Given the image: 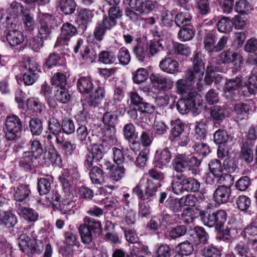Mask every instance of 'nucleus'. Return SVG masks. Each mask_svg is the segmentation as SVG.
Here are the masks:
<instances>
[{"mask_svg":"<svg viewBox=\"0 0 257 257\" xmlns=\"http://www.w3.org/2000/svg\"><path fill=\"white\" fill-rule=\"evenodd\" d=\"M171 154L168 149H164L161 152L157 151L155 157L156 166L160 167L166 166L170 162Z\"/></svg>","mask_w":257,"mask_h":257,"instance_id":"nucleus-28","label":"nucleus"},{"mask_svg":"<svg viewBox=\"0 0 257 257\" xmlns=\"http://www.w3.org/2000/svg\"><path fill=\"white\" fill-rule=\"evenodd\" d=\"M244 236L248 244L254 245L257 242V226L250 224L245 228Z\"/></svg>","mask_w":257,"mask_h":257,"instance_id":"nucleus-35","label":"nucleus"},{"mask_svg":"<svg viewBox=\"0 0 257 257\" xmlns=\"http://www.w3.org/2000/svg\"><path fill=\"white\" fill-rule=\"evenodd\" d=\"M27 106L28 109L38 113L41 112L45 109V105L38 98H29L27 101Z\"/></svg>","mask_w":257,"mask_h":257,"instance_id":"nucleus-42","label":"nucleus"},{"mask_svg":"<svg viewBox=\"0 0 257 257\" xmlns=\"http://www.w3.org/2000/svg\"><path fill=\"white\" fill-rule=\"evenodd\" d=\"M76 32V28L72 24L69 23L64 24L61 28V33L57 38L55 47L67 45L69 39L75 35Z\"/></svg>","mask_w":257,"mask_h":257,"instance_id":"nucleus-12","label":"nucleus"},{"mask_svg":"<svg viewBox=\"0 0 257 257\" xmlns=\"http://www.w3.org/2000/svg\"><path fill=\"white\" fill-rule=\"evenodd\" d=\"M196 80L194 73L191 70L186 71L185 73V77L178 79L175 84L176 92L181 95L187 94V96H191L192 92L197 94L193 85Z\"/></svg>","mask_w":257,"mask_h":257,"instance_id":"nucleus-3","label":"nucleus"},{"mask_svg":"<svg viewBox=\"0 0 257 257\" xmlns=\"http://www.w3.org/2000/svg\"><path fill=\"white\" fill-rule=\"evenodd\" d=\"M145 180L146 182L144 185V199H149L156 195L159 186L149 179L147 174L145 175Z\"/></svg>","mask_w":257,"mask_h":257,"instance_id":"nucleus-27","label":"nucleus"},{"mask_svg":"<svg viewBox=\"0 0 257 257\" xmlns=\"http://www.w3.org/2000/svg\"><path fill=\"white\" fill-rule=\"evenodd\" d=\"M159 67L162 71L168 74H175L179 72L178 62L171 57L161 60Z\"/></svg>","mask_w":257,"mask_h":257,"instance_id":"nucleus-17","label":"nucleus"},{"mask_svg":"<svg viewBox=\"0 0 257 257\" xmlns=\"http://www.w3.org/2000/svg\"><path fill=\"white\" fill-rule=\"evenodd\" d=\"M77 88L81 93H89L93 89V84L88 77H81L77 83Z\"/></svg>","mask_w":257,"mask_h":257,"instance_id":"nucleus-32","label":"nucleus"},{"mask_svg":"<svg viewBox=\"0 0 257 257\" xmlns=\"http://www.w3.org/2000/svg\"><path fill=\"white\" fill-rule=\"evenodd\" d=\"M52 178H42L38 181V189L40 195H45L49 193L51 189V181Z\"/></svg>","mask_w":257,"mask_h":257,"instance_id":"nucleus-40","label":"nucleus"},{"mask_svg":"<svg viewBox=\"0 0 257 257\" xmlns=\"http://www.w3.org/2000/svg\"><path fill=\"white\" fill-rule=\"evenodd\" d=\"M108 21L103 18L101 21L97 22L96 24L93 36L96 41H101L104 38L106 31L114 27L113 21L109 20Z\"/></svg>","mask_w":257,"mask_h":257,"instance_id":"nucleus-14","label":"nucleus"},{"mask_svg":"<svg viewBox=\"0 0 257 257\" xmlns=\"http://www.w3.org/2000/svg\"><path fill=\"white\" fill-rule=\"evenodd\" d=\"M226 220V213L222 210L212 214L204 213L202 215V221L203 224L209 227L216 226L220 228L224 223Z\"/></svg>","mask_w":257,"mask_h":257,"instance_id":"nucleus-8","label":"nucleus"},{"mask_svg":"<svg viewBox=\"0 0 257 257\" xmlns=\"http://www.w3.org/2000/svg\"><path fill=\"white\" fill-rule=\"evenodd\" d=\"M167 206L172 212L176 213L181 212L183 208L182 202L180 199H171L167 201Z\"/></svg>","mask_w":257,"mask_h":257,"instance_id":"nucleus-63","label":"nucleus"},{"mask_svg":"<svg viewBox=\"0 0 257 257\" xmlns=\"http://www.w3.org/2000/svg\"><path fill=\"white\" fill-rule=\"evenodd\" d=\"M99 61L105 64H111L116 61L115 55L111 52L102 51L99 55Z\"/></svg>","mask_w":257,"mask_h":257,"instance_id":"nucleus-55","label":"nucleus"},{"mask_svg":"<svg viewBox=\"0 0 257 257\" xmlns=\"http://www.w3.org/2000/svg\"><path fill=\"white\" fill-rule=\"evenodd\" d=\"M23 21L24 27L27 31H32L34 29L36 24L33 17L26 12L23 15Z\"/></svg>","mask_w":257,"mask_h":257,"instance_id":"nucleus-56","label":"nucleus"},{"mask_svg":"<svg viewBox=\"0 0 257 257\" xmlns=\"http://www.w3.org/2000/svg\"><path fill=\"white\" fill-rule=\"evenodd\" d=\"M155 7V3L154 2L147 0L141 2L136 12L141 14H146L153 11Z\"/></svg>","mask_w":257,"mask_h":257,"instance_id":"nucleus-48","label":"nucleus"},{"mask_svg":"<svg viewBox=\"0 0 257 257\" xmlns=\"http://www.w3.org/2000/svg\"><path fill=\"white\" fill-rule=\"evenodd\" d=\"M148 50V48L140 44H138L133 49L134 54L137 59L140 62H143L145 59L149 56Z\"/></svg>","mask_w":257,"mask_h":257,"instance_id":"nucleus-49","label":"nucleus"},{"mask_svg":"<svg viewBox=\"0 0 257 257\" xmlns=\"http://www.w3.org/2000/svg\"><path fill=\"white\" fill-rule=\"evenodd\" d=\"M37 159L28 151L25 152L19 161L20 166L26 170H30L37 165Z\"/></svg>","mask_w":257,"mask_h":257,"instance_id":"nucleus-26","label":"nucleus"},{"mask_svg":"<svg viewBox=\"0 0 257 257\" xmlns=\"http://www.w3.org/2000/svg\"><path fill=\"white\" fill-rule=\"evenodd\" d=\"M220 61L224 64L233 63L236 70L240 69L243 65L242 56L237 53L230 51H225L219 55Z\"/></svg>","mask_w":257,"mask_h":257,"instance_id":"nucleus-13","label":"nucleus"},{"mask_svg":"<svg viewBox=\"0 0 257 257\" xmlns=\"http://www.w3.org/2000/svg\"><path fill=\"white\" fill-rule=\"evenodd\" d=\"M192 20V16L188 12H181L175 17V23L179 27L190 25Z\"/></svg>","mask_w":257,"mask_h":257,"instance_id":"nucleus-43","label":"nucleus"},{"mask_svg":"<svg viewBox=\"0 0 257 257\" xmlns=\"http://www.w3.org/2000/svg\"><path fill=\"white\" fill-rule=\"evenodd\" d=\"M26 12V10L24 9L21 3L16 1L13 2L8 9V16L6 18L9 29L16 28L17 23L18 22L19 16L21 14L23 15V13Z\"/></svg>","mask_w":257,"mask_h":257,"instance_id":"nucleus-7","label":"nucleus"},{"mask_svg":"<svg viewBox=\"0 0 257 257\" xmlns=\"http://www.w3.org/2000/svg\"><path fill=\"white\" fill-rule=\"evenodd\" d=\"M187 156L184 154L177 155L173 160V166L175 171L183 172L187 168Z\"/></svg>","mask_w":257,"mask_h":257,"instance_id":"nucleus-30","label":"nucleus"},{"mask_svg":"<svg viewBox=\"0 0 257 257\" xmlns=\"http://www.w3.org/2000/svg\"><path fill=\"white\" fill-rule=\"evenodd\" d=\"M198 94L194 92L191 93V96L179 99L176 104V108L180 113L182 114H187L191 110L194 112H197L199 105L196 102V97Z\"/></svg>","mask_w":257,"mask_h":257,"instance_id":"nucleus-10","label":"nucleus"},{"mask_svg":"<svg viewBox=\"0 0 257 257\" xmlns=\"http://www.w3.org/2000/svg\"><path fill=\"white\" fill-rule=\"evenodd\" d=\"M150 80L153 84H157L161 88L169 90L173 86V81L168 77H165L158 73H153L150 75Z\"/></svg>","mask_w":257,"mask_h":257,"instance_id":"nucleus-16","label":"nucleus"},{"mask_svg":"<svg viewBox=\"0 0 257 257\" xmlns=\"http://www.w3.org/2000/svg\"><path fill=\"white\" fill-rule=\"evenodd\" d=\"M21 211L24 218L29 221L35 222L38 219V213L33 209L24 207L21 209Z\"/></svg>","mask_w":257,"mask_h":257,"instance_id":"nucleus-47","label":"nucleus"},{"mask_svg":"<svg viewBox=\"0 0 257 257\" xmlns=\"http://www.w3.org/2000/svg\"><path fill=\"white\" fill-rule=\"evenodd\" d=\"M230 161L229 159H226L224 161L223 166L219 160H212L209 164V169L212 175L217 178V181L222 183L224 180L225 177H229V175L224 172V170L230 172V167L229 166L228 162Z\"/></svg>","mask_w":257,"mask_h":257,"instance_id":"nucleus-6","label":"nucleus"},{"mask_svg":"<svg viewBox=\"0 0 257 257\" xmlns=\"http://www.w3.org/2000/svg\"><path fill=\"white\" fill-rule=\"evenodd\" d=\"M214 141L217 144L228 143L229 142H230L231 144L234 143L233 138L229 137L225 131L221 130H218L214 133Z\"/></svg>","mask_w":257,"mask_h":257,"instance_id":"nucleus-38","label":"nucleus"},{"mask_svg":"<svg viewBox=\"0 0 257 257\" xmlns=\"http://www.w3.org/2000/svg\"><path fill=\"white\" fill-rule=\"evenodd\" d=\"M77 137L82 144L88 145L91 140L89 136V131L87 127L84 125L78 127L76 130Z\"/></svg>","mask_w":257,"mask_h":257,"instance_id":"nucleus-36","label":"nucleus"},{"mask_svg":"<svg viewBox=\"0 0 257 257\" xmlns=\"http://www.w3.org/2000/svg\"><path fill=\"white\" fill-rule=\"evenodd\" d=\"M232 21L227 17H223L217 24L218 30L222 33H226L231 31L232 28Z\"/></svg>","mask_w":257,"mask_h":257,"instance_id":"nucleus-46","label":"nucleus"},{"mask_svg":"<svg viewBox=\"0 0 257 257\" xmlns=\"http://www.w3.org/2000/svg\"><path fill=\"white\" fill-rule=\"evenodd\" d=\"M196 207H185L181 214L182 218L186 222L192 221L197 213Z\"/></svg>","mask_w":257,"mask_h":257,"instance_id":"nucleus-54","label":"nucleus"},{"mask_svg":"<svg viewBox=\"0 0 257 257\" xmlns=\"http://www.w3.org/2000/svg\"><path fill=\"white\" fill-rule=\"evenodd\" d=\"M16 216L11 211L0 210V226L12 228L17 223Z\"/></svg>","mask_w":257,"mask_h":257,"instance_id":"nucleus-19","label":"nucleus"},{"mask_svg":"<svg viewBox=\"0 0 257 257\" xmlns=\"http://www.w3.org/2000/svg\"><path fill=\"white\" fill-rule=\"evenodd\" d=\"M246 85V82L241 76L228 80L224 87L225 96L228 99H233L238 92H242Z\"/></svg>","mask_w":257,"mask_h":257,"instance_id":"nucleus-5","label":"nucleus"},{"mask_svg":"<svg viewBox=\"0 0 257 257\" xmlns=\"http://www.w3.org/2000/svg\"><path fill=\"white\" fill-rule=\"evenodd\" d=\"M231 194L230 187L222 185L217 187L214 192V198L216 202L219 204L227 202Z\"/></svg>","mask_w":257,"mask_h":257,"instance_id":"nucleus-20","label":"nucleus"},{"mask_svg":"<svg viewBox=\"0 0 257 257\" xmlns=\"http://www.w3.org/2000/svg\"><path fill=\"white\" fill-rule=\"evenodd\" d=\"M193 69L191 70L193 72L195 75V78L198 81L196 84V87L198 90L202 89V86L200 82L204 75L205 65L202 59L201 53H197L195 54L193 59Z\"/></svg>","mask_w":257,"mask_h":257,"instance_id":"nucleus-11","label":"nucleus"},{"mask_svg":"<svg viewBox=\"0 0 257 257\" xmlns=\"http://www.w3.org/2000/svg\"><path fill=\"white\" fill-rule=\"evenodd\" d=\"M125 170L123 167L116 165L113 169L107 173V180L114 183L120 180L123 176Z\"/></svg>","mask_w":257,"mask_h":257,"instance_id":"nucleus-34","label":"nucleus"},{"mask_svg":"<svg viewBox=\"0 0 257 257\" xmlns=\"http://www.w3.org/2000/svg\"><path fill=\"white\" fill-rule=\"evenodd\" d=\"M29 125L33 135H39L42 132L43 127L39 118H34L30 121Z\"/></svg>","mask_w":257,"mask_h":257,"instance_id":"nucleus-57","label":"nucleus"},{"mask_svg":"<svg viewBox=\"0 0 257 257\" xmlns=\"http://www.w3.org/2000/svg\"><path fill=\"white\" fill-rule=\"evenodd\" d=\"M255 106L252 101L248 103H241L235 105L234 110L237 115V118L240 120L245 118L250 111L254 109Z\"/></svg>","mask_w":257,"mask_h":257,"instance_id":"nucleus-25","label":"nucleus"},{"mask_svg":"<svg viewBox=\"0 0 257 257\" xmlns=\"http://www.w3.org/2000/svg\"><path fill=\"white\" fill-rule=\"evenodd\" d=\"M107 148L104 145L100 143H94L92 145L91 148L88 149V151L92 156H94L95 160L98 161L102 159L105 149Z\"/></svg>","mask_w":257,"mask_h":257,"instance_id":"nucleus-37","label":"nucleus"},{"mask_svg":"<svg viewBox=\"0 0 257 257\" xmlns=\"http://www.w3.org/2000/svg\"><path fill=\"white\" fill-rule=\"evenodd\" d=\"M172 41L167 39H160L158 40L151 41L149 44V54L153 56L161 50H168L171 54Z\"/></svg>","mask_w":257,"mask_h":257,"instance_id":"nucleus-15","label":"nucleus"},{"mask_svg":"<svg viewBox=\"0 0 257 257\" xmlns=\"http://www.w3.org/2000/svg\"><path fill=\"white\" fill-rule=\"evenodd\" d=\"M67 83L66 75L61 72L55 73L52 78V84L61 88L65 86Z\"/></svg>","mask_w":257,"mask_h":257,"instance_id":"nucleus-59","label":"nucleus"},{"mask_svg":"<svg viewBox=\"0 0 257 257\" xmlns=\"http://www.w3.org/2000/svg\"><path fill=\"white\" fill-rule=\"evenodd\" d=\"M84 223L79 227V232L83 243L89 244L92 240L91 230L94 233H100L102 230L101 223L89 217L84 218Z\"/></svg>","mask_w":257,"mask_h":257,"instance_id":"nucleus-2","label":"nucleus"},{"mask_svg":"<svg viewBox=\"0 0 257 257\" xmlns=\"http://www.w3.org/2000/svg\"><path fill=\"white\" fill-rule=\"evenodd\" d=\"M203 255L205 257H221V253L217 247L211 245L203 249Z\"/></svg>","mask_w":257,"mask_h":257,"instance_id":"nucleus-64","label":"nucleus"},{"mask_svg":"<svg viewBox=\"0 0 257 257\" xmlns=\"http://www.w3.org/2000/svg\"><path fill=\"white\" fill-rule=\"evenodd\" d=\"M24 233L20 235L18 243L21 250L29 255L41 253L45 246L43 257H51L53 249L45 237H38L34 229L25 228Z\"/></svg>","mask_w":257,"mask_h":257,"instance_id":"nucleus-1","label":"nucleus"},{"mask_svg":"<svg viewBox=\"0 0 257 257\" xmlns=\"http://www.w3.org/2000/svg\"><path fill=\"white\" fill-rule=\"evenodd\" d=\"M253 9V7L246 0H239L237 2L234 6L235 11L242 14H246L249 13Z\"/></svg>","mask_w":257,"mask_h":257,"instance_id":"nucleus-41","label":"nucleus"},{"mask_svg":"<svg viewBox=\"0 0 257 257\" xmlns=\"http://www.w3.org/2000/svg\"><path fill=\"white\" fill-rule=\"evenodd\" d=\"M184 190L187 192H197L200 187V183L196 179L192 178L183 179Z\"/></svg>","mask_w":257,"mask_h":257,"instance_id":"nucleus-44","label":"nucleus"},{"mask_svg":"<svg viewBox=\"0 0 257 257\" xmlns=\"http://www.w3.org/2000/svg\"><path fill=\"white\" fill-rule=\"evenodd\" d=\"M38 64L36 60L30 57L25 59L23 63V71L38 72Z\"/></svg>","mask_w":257,"mask_h":257,"instance_id":"nucleus-52","label":"nucleus"},{"mask_svg":"<svg viewBox=\"0 0 257 257\" xmlns=\"http://www.w3.org/2000/svg\"><path fill=\"white\" fill-rule=\"evenodd\" d=\"M210 116L216 121H221L225 117V110L220 106H215L210 109Z\"/></svg>","mask_w":257,"mask_h":257,"instance_id":"nucleus-51","label":"nucleus"},{"mask_svg":"<svg viewBox=\"0 0 257 257\" xmlns=\"http://www.w3.org/2000/svg\"><path fill=\"white\" fill-rule=\"evenodd\" d=\"M207 124L203 122L197 123L195 128L194 136L197 139H204L206 137Z\"/></svg>","mask_w":257,"mask_h":257,"instance_id":"nucleus-60","label":"nucleus"},{"mask_svg":"<svg viewBox=\"0 0 257 257\" xmlns=\"http://www.w3.org/2000/svg\"><path fill=\"white\" fill-rule=\"evenodd\" d=\"M195 33L193 30L184 28L179 31L178 33L179 39L183 42L189 41L191 40L194 36Z\"/></svg>","mask_w":257,"mask_h":257,"instance_id":"nucleus-62","label":"nucleus"},{"mask_svg":"<svg viewBox=\"0 0 257 257\" xmlns=\"http://www.w3.org/2000/svg\"><path fill=\"white\" fill-rule=\"evenodd\" d=\"M30 192L28 185L21 184L14 188V196L17 201L26 202L28 200Z\"/></svg>","mask_w":257,"mask_h":257,"instance_id":"nucleus-24","label":"nucleus"},{"mask_svg":"<svg viewBox=\"0 0 257 257\" xmlns=\"http://www.w3.org/2000/svg\"><path fill=\"white\" fill-rule=\"evenodd\" d=\"M257 92V73L251 72L248 79L245 89L242 91V94L245 97H249L252 94H254Z\"/></svg>","mask_w":257,"mask_h":257,"instance_id":"nucleus-23","label":"nucleus"},{"mask_svg":"<svg viewBox=\"0 0 257 257\" xmlns=\"http://www.w3.org/2000/svg\"><path fill=\"white\" fill-rule=\"evenodd\" d=\"M56 143L67 156H71L76 149V144L62 138L56 137Z\"/></svg>","mask_w":257,"mask_h":257,"instance_id":"nucleus-31","label":"nucleus"},{"mask_svg":"<svg viewBox=\"0 0 257 257\" xmlns=\"http://www.w3.org/2000/svg\"><path fill=\"white\" fill-rule=\"evenodd\" d=\"M128 114L131 118L135 121L137 125L142 127L143 129L148 128L149 125L144 120V119H146V118H145V115H140L139 117L138 113L136 109L130 110Z\"/></svg>","mask_w":257,"mask_h":257,"instance_id":"nucleus-45","label":"nucleus"},{"mask_svg":"<svg viewBox=\"0 0 257 257\" xmlns=\"http://www.w3.org/2000/svg\"><path fill=\"white\" fill-rule=\"evenodd\" d=\"M148 77V73L147 70L143 68H139L133 73V80L136 84L144 82Z\"/></svg>","mask_w":257,"mask_h":257,"instance_id":"nucleus-50","label":"nucleus"},{"mask_svg":"<svg viewBox=\"0 0 257 257\" xmlns=\"http://www.w3.org/2000/svg\"><path fill=\"white\" fill-rule=\"evenodd\" d=\"M6 38L9 44L12 47L20 45L24 41L22 32L16 29L10 30L7 33Z\"/></svg>","mask_w":257,"mask_h":257,"instance_id":"nucleus-21","label":"nucleus"},{"mask_svg":"<svg viewBox=\"0 0 257 257\" xmlns=\"http://www.w3.org/2000/svg\"><path fill=\"white\" fill-rule=\"evenodd\" d=\"M55 99L61 103H67L70 99V95L68 91L65 89L60 88L57 90L55 94Z\"/></svg>","mask_w":257,"mask_h":257,"instance_id":"nucleus-58","label":"nucleus"},{"mask_svg":"<svg viewBox=\"0 0 257 257\" xmlns=\"http://www.w3.org/2000/svg\"><path fill=\"white\" fill-rule=\"evenodd\" d=\"M5 136L8 140H14L21 136L22 124L16 115H9L5 119Z\"/></svg>","mask_w":257,"mask_h":257,"instance_id":"nucleus-4","label":"nucleus"},{"mask_svg":"<svg viewBox=\"0 0 257 257\" xmlns=\"http://www.w3.org/2000/svg\"><path fill=\"white\" fill-rule=\"evenodd\" d=\"M90 178L94 184H103L108 183L107 178L105 179L102 171L97 167H93L89 172Z\"/></svg>","mask_w":257,"mask_h":257,"instance_id":"nucleus-33","label":"nucleus"},{"mask_svg":"<svg viewBox=\"0 0 257 257\" xmlns=\"http://www.w3.org/2000/svg\"><path fill=\"white\" fill-rule=\"evenodd\" d=\"M40 26L39 34L43 39H47L51 34V27L48 24V20L50 19V16L48 14H42L40 16Z\"/></svg>","mask_w":257,"mask_h":257,"instance_id":"nucleus-22","label":"nucleus"},{"mask_svg":"<svg viewBox=\"0 0 257 257\" xmlns=\"http://www.w3.org/2000/svg\"><path fill=\"white\" fill-rule=\"evenodd\" d=\"M235 251L239 257H248L252 255L248 247L245 244L239 242L235 247Z\"/></svg>","mask_w":257,"mask_h":257,"instance_id":"nucleus-61","label":"nucleus"},{"mask_svg":"<svg viewBox=\"0 0 257 257\" xmlns=\"http://www.w3.org/2000/svg\"><path fill=\"white\" fill-rule=\"evenodd\" d=\"M79 177L77 169L70 167L64 169L62 176L59 177L63 189L66 193H69L73 188V182Z\"/></svg>","mask_w":257,"mask_h":257,"instance_id":"nucleus-9","label":"nucleus"},{"mask_svg":"<svg viewBox=\"0 0 257 257\" xmlns=\"http://www.w3.org/2000/svg\"><path fill=\"white\" fill-rule=\"evenodd\" d=\"M76 5L74 0H60V8L65 15H70L74 12Z\"/></svg>","mask_w":257,"mask_h":257,"instance_id":"nucleus-39","label":"nucleus"},{"mask_svg":"<svg viewBox=\"0 0 257 257\" xmlns=\"http://www.w3.org/2000/svg\"><path fill=\"white\" fill-rule=\"evenodd\" d=\"M122 15V12L120 11L119 8L117 6L111 7L108 11V16L104 17V18L107 21H113L114 23V27L116 24V19L120 18Z\"/></svg>","mask_w":257,"mask_h":257,"instance_id":"nucleus-53","label":"nucleus"},{"mask_svg":"<svg viewBox=\"0 0 257 257\" xmlns=\"http://www.w3.org/2000/svg\"><path fill=\"white\" fill-rule=\"evenodd\" d=\"M28 147L31 153V154L34 157L39 158L43 154L44 149L43 145L40 141L35 139H31L28 144Z\"/></svg>","mask_w":257,"mask_h":257,"instance_id":"nucleus-29","label":"nucleus"},{"mask_svg":"<svg viewBox=\"0 0 257 257\" xmlns=\"http://www.w3.org/2000/svg\"><path fill=\"white\" fill-rule=\"evenodd\" d=\"M115 128L105 127L102 130L101 136L100 137L102 143H101L108 148L109 146L114 145L116 142V139L115 136Z\"/></svg>","mask_w":257,"mask_h":257,"instance_id":"nucleus-18","label":"nucleus"}]
</instances>
